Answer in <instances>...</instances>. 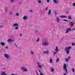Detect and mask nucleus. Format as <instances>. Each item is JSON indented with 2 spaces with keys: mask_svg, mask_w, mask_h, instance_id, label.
Returning a JSON list of instances; mask_svg holds the SVG:
<instances>
[{
  "mask_svg": "<svg viewBox=\"0 0 75 75\" xmlns=\"http://www.w3.org/2000/svg\"><path fill=\"white\" fill-rule=\"evenodd\" d=\"M71 48H72V47L71 46H69L67 47H66L65 48V50L66 51V53L67 54H69V53L70 49H71Z\"/></svg>",
  "mask_w": 75,
  "mask_h": 75,
  "instance_id": "nucleus-1",
  "label": "nucleus"
},
{
  "mask_svg": "<svg viewBox=\"0 0 75 75\" xmlns=\"http://www.w3.org/2000/svg\"><path fill=\"white\" fill-rule=\"evenodd\" d=\"M63 69H64V70H65L66 73L63 74V75H67V74L68 73V70H67V65H66V64H64L63 65Z\"/></svg>",
  "mask_w": 75,
  "mask_h": 75,
  "instance_id": "nucleus-2",
  "label": "nucleus"
},
{
  "mask_svg": "<svg viewBox=\"0 0 75 75\" xmlns=\"http://www.w3.org/2000/svg\"><path fill=\"white\" fill-rule=\"evenodd\" d=\"M55 52H53V55H55V54H57V52L59 51V49H58V46H56L55 48Z\"/></svg>",
  "mask_w": 75,
  "mask_h": 75,
  "instance_id": "nucleus-3",
  "label": "nucleus"
},
{
  "mask_svg": "<svg viewBox=\"0 0 75 75\" xmlns=\"http://www.w3.org/2000/svg\"><path fill=\"white\" fill-rule=\"evenodd\" d=\"M42 45L44 46H47V45H49V43L45 41L42 43Z\"/></svg>",
  "mask_w": 75,
  "mask_h": 75,
  "instance_id": "nucleus-4",
  "label": "nucleus"
},
{
  "mask_svg": "<svg viewBox=\"0 0 75 75\" xmlns=\"http://www.w3.org/2000/svg\"><path fill=\"white\" fill-rule=\"evenodd\" d=\"M37 65L38 67L39 68L42 69V66H41V65H40V62H37Z\"/></svg>",
  "mask_w": 75,
  "mask_h": 75,
  "instance_id": "nucleus-5",
  "label": "nucleus"
},
{
  "mask_svg": "<svg viewBox=\"0 0 75 75\" xmlns=\"http://www.w3.org/2000/svg\"><path fill=\"white\" fill-rule=\"evenodd\" d=\"M4 56L5 58H6V59H8L10 58V56L7 54H4Z\"/></svg>",
  "mask_w": 75,
  "mask_h": 75,
  "instance_id": "nucleus-6",
  "label": "nucleus"
},
{
  "mask_svg": "<svg viewBox=\"0 0 75 75\" xmlns=\"http://www.w3.org/2000/svg\"><path fill=\"white\" fill-rule=\"evenodd\" d=\"M21 69L23 71H24V72H27V69L24 67H22L21 68Z\"/></svg>",
  "mask_w": 75,
  "mask_h": 75,
  "instance_id": "nucleus-7",
  "label": "nucleus"
},
{
  "mask_svg": "<svg viewBox=\"0 0 75 75\" xmlns=\"http://www.w3.org/2000/svg\"><path fill=\"white\" fill-rule=\"evenodd\" d=\"M56 21L57 23H59V21H60V19L58 16L56 18Z\"/></svg>",
  "mask_w": 75,
  "mask_h": 75,
  "instance_id": "nucleus-8",
  "label": "nucleus"
},
{
  "mask_svg": "<svg viewBox=\"0 0 75 75\" xmlns=\"http://www.w3.org/2000/svg\"><path fill=\"white\" fill-rule=\"evenodd\" d=\"M53 1L55 4H58V3H59V1L58 0H53Z\"/></svg>",
  "mask_w": 75,
  "mask_h": 75,
  "instance_id": "nucleus-9",
  "label": "nucleus"
},
{
  "mask_svg": "<svg viewBox=\"0 0 75 75\" xmlns=\"http://www.w3.org/2000/svg\"><path fill=\"white\" fill-rule=\"evenodd\" d=\"M70 27H73L74 25V23L73 22H70Z\"/></svg>",
  "mask_w": 75,
  "mask_h": 75,
  "instance_id": "nucleus-10",
  "label": "nucleus"
},
{
  "mask_svg": "<svg viewBox=\"0 0 75 75\" xmlns=\"http://www.w3.org/2000/svg\"><path fill=\"white\" fill-rule=\"evenodd\" d=\"M28 18V17L26 16H23V20H26Z\"/></svg>",
  "mask_w": 75,
  "mask_h": 75,
  "instance_id": "nucleus-11",
  "label": "nucleus"
},
{
  "mask_svg": "<svg viewBox=\"0 0 75 75\" xmlns=\"http://www.w3.org/2000/svg\"><path fill=\"white\" fill-rule=\"evenodd\" d=\"M18 24L17 23H16L14 24H13V27H18Z\"/></svg>",
  "mask_w": 75,
  "mask_h": 75,
  "instance_id": "nucleus-12",
  "label": "nucleus"
},
{
  "mask_svg": "<svg viewBox=\"0 0 75 75\" xmlns=\"http://www.w3.org/2000/svg\"><path fill=\"white\" fill-rule=\"evenodd\" d=\"M59 17L62 18H67V16H59Z\"/></svg>",
  "mask_w": 75,
  "mask_h": 75,
  "instance_id": "nucleus-13",
  "label": "nucleus"
},
{
  "mask_svg": "<svg viewBox=\"0 0 75 75\" xmlns=\"http://www.w3.org/2000/svg\"><path fill=\"white\" fill-rule=\"evenodd\" d=\"M14 41V40L11 39H9L7 40L8 42H12V41Z\"/></svg>",
  "mask_w": 75,
  "mask_h": 75,
  "instance_id": "nucleus-14",
  "label": "nucleus"
},
{
  "mask_svg": "<svg viewBox=\"0 0 75 75\" xmlns=\"http://www.w3.org/2000/svg\"><path fill=\"white\" fill-rule=\"evenodd\" d=\"M0 44L2 46H4V45H5V43L4 42H0Z\"/></svg>",
  "mask_w": 75,
  "mask_h": 75,
  "instance_id": "nucleus-15",
  "label": "nucleus"
},
{
  "mask_svg": "<svg viewBox=\"0 0 75 75\" xmlns=\"http://www.w3.org/2000/svg\"><path fill=\"white\" fill-rule=\"evenodd\" d=\"M71 58V57H70V56H69L68 57V59L66 58L65 60L66 62H68V60H69V59Z\"/></svg>",
  "mask_w": 75,
  "mask_h": 75,
  "instance_id": "nucleus-16",
  "label": "nucleus"
},
{
  "mask_svg": "<svg viewBox=\"0 0 75 75\" xmlns=\"http://www.w3.org/2000/svg\"><path fill=\"white\" fill-rule=\"evenodd\" d=\"M52 61H53V60H52V58H50V63L51 64H52Z\"/></svg>",
  "mask_w": 75,
  "mask_h": 75,
  "instance_id": "nucleus-17",
  "label": "nucleus"
},
{
  "mask_svg": "<svg viewBox=\"0 0 75 75\" xmlns=\"http://www.w3.org/2000/svg\"><path fill=\"white\" fill-rule=\"evenodd\" d=\"M50 14H51V10H50L48 11V13H47L48 15H50Z\"/></svg>",
  "mask_w": 75,
  "mask_h": 75,
  "instance_id": "nucleus-18",
  "label": "nucleus"
},
{
  "mask_svg": "<svg viewBox=\"0 0 75 75\" xmlns=\"http://www.w3.org/2000/svg\"><path fill=\"white\" fill-rule=\"evenodd\" d=\"M30 54L31 55H34V52L33 51L31 50L30 51Z\"/></svg>",
  "mask_w": 75,
  "mask_h": 75,
  "instance_id": "nucleus-19",
  "label": "nucleus"
},
{
  "mask_svg": "<svg viewBox=\"0 0 75 75\" xmlns=\"http://www.w3.org/2000/svg\"><path fill=\"white\" fill-rule=\"evenodd\" d=\"M43 54H49V52H48V51H46L43 52Z\"/></svg>",
  "mask_w": 75,
  "mask_h": 75,
  "instance_id": "nucleus-20",
  "label": "nucleus"
},
{
  "mask_svg": "<svg viewBox=\"0 0 75 75\" xmlns=\"http://www.w3.org/2000/svg\"><path fill=\"white\" fill-rule=\"evenodd\" d=\"M51 72H53L54 71V69L52 67H51Z\"/></svg>",
  "mask_w": 75,
  "mask_h": 75,
  "instance_id": "nucleus-21",
  "label": "nucleus"
},
{
  "mask_svg": "<svg viewBox=\"0 0 75 75\" xmlns=\"http://www.w3.org/2000/svg\"><path fill=\"white\" fill-rule=\"evenodd\" d=\"M7 74H6L5 72H2L1 73V75H7Z\"/></svg>",
  "mask_w": 75,
  "mask_h": 75,
  "instance_id": "nucleus-22",
  "label": "nucleus"
},
{
  "mask_svg": "<svg viewBox=\"0 0 75 75\" xmlns=\"http://www.w3.org/2000/svg\"><path fill=\"white\" fill-rule=\"evenodd\" d=\"M8 11V8H5V12L6 13H7V11Z\"/></svg>",
  "mask_w": 75,
  "mask_h": 75,
  "instance_id": "nucleus-23",
  "label": "nucleus"
},
{
  "mask_svg": "<svg viewBox=\"0 0 75 75\" xmlns=\"http://www.w3.org/2000/svg\"><path fill=\"white\" fill-rule=\"evenodd\" d=\"M40 38H38V39L36 40V42H39V41H40Z\"/></svg>",
  "mask_w": 75,
  "mask_h": 75,
  "instance_id": "nucleus-24",
  "label": "nucleus"
},
{
  "mask_svg": "<svg viewBox=\"0 0 75 75\" xmlns=\"http://www.w3.org/2000/svg\"><path fill=\"white\" fill-rule=\"evenodd\" d=\"M68 18H69V19H70V20H71V19H72V18H71V16H68Z\"/></svg>",
  "mask_w": 75,
  "mask_h": 75,
  "instance_id": "nucleus-25",
  "label": "nucleus"
},
{
  "mask_svg": "<svg viewBox=\"0 0 75 75\" xmlns=\"http://www.w3.org/2000/svg\"><path fill=\"white\" fill-rule=\"evenodd\" d=\"M59 58H57L56 59V62H58V61H59Z\"/></svg>",
  "mask_w": 75,
  "mask_h": 75,
  "instance_id": "nucleus-26",
  "label": "nucleus"
},
{
  "mask_svg": "<svg viewBox=\"0 0 75 75\" xmlns=\"http://www.w3.org/2000/svg\"><path fill=\"white\" fill-rule=\"evenodd\" d=\"M67 30H68V31H71L72 30H71V28H68V29H67Z\"/></svg>",
  "mask_w": 75,
  "mask_h": 75,
  "instance_id": "nucleus-27",
  "label": "nucleus"
},
{
  "mask_svg": "<svg viewBox=\"0 0 75 75\" xmlns=\"http://www.w3.org/2000/svg\"><path fill=\"white\" fill-rule=\"evenodd\" d=\"M9 14L10 15H12L13 14V11H10L9 12Z\"/></svg>",
  "mask_w": 75,
  "mask_h": 75,
  "instance_id": "nucleus-28",
  "label": "nucleus"
},
{
  "mask_svg": "<svg viewBox=\"0 0 75 75\" xmlns=\"http://www.w3.org/2000/svg\"><path fill=\"white\" fill-rule=\"evenodd\" d=\"M71 70L73 72H75V70L74 69V68H72L71 69Z\"/></svg>",
  "mask_w": 75,
  "mask_h": 75,
  "instance_id": "nucleus-29",
  "label": "nucleus"
},
{
  "mask_svg": "<svg viewBox=\"0 0 75 75\" xmlns=\"http://www.w3.org/2000/svg\"><path fill=\"white\" fill-rule=\"evenodd\" d=\"M16 16H19V13H16Z\"/></svg>",
  "mask_w": 75,
  "mask_h": 75,
  "instance_id": "nucleus-30",
  "label": "nucleus"
},
{
  "mask_svg": "<svg viewBox=\"0 0 75 75\" xmlns=\"http://www.w3.org/2000/svg\"><path fill=\"white\" fill-rule=\"evenodd\" d=\"M18 27H17V26H16V27L15 28V30H18Z\"/></svg>",
  "mask_w": 75,
  "mask_h": 75,
  "instance_id": "nucleus-31",
  "label": "nucleus"
},
{
  "mask_svg": "<svg viewBox=\"0 0 75 75\" xmlns=\"http://www.w3.org/2000/svg\"><path fill=\"white\" fill-rule=\"evenodd\" d=\"M41 3V1L39 0L38 1V3Z\"/></svg>",
  "mask_w": 75,
  "mask_h": 75,
  "instance_id": "nucleus-32",
  "label": "nucleus"
},
{
  "mask_svg": "<svg viewBox=\"0 0 75 75\" xmlns=\"http://www.w3.org/2000/svg\"><path fill=\"white\" fill-rule=\"evenodd\" d=\"M68 32H69V31L67 29V30L65 32V33H68Z\"/></svg>",
  "mask_w": 75,
  "mask_h": 75,
  "instance_id": "nucleus-33",
  "label": "nucleus"
},
{
  "mask_svg": "<svg viewBox=\"0 0 75 75\" xmlns=\"http://www.w3.org/2000/svg\"><path fill=\"white\" fill-rule=\"evenodd\" d=\"M14 45L16 46V47L17 48H18L17 47V45H16V43H14Z\"/></svg>",
  "mask_w": 75,
  "mask_h": 75,
  "instance_id": "nucleus-34",
  "label": "nucleus"
},
{
  "mask_svg": "<svg viewBox=\"0 0 75 75\" xmlns=\"http://www.w3.org/2000/svg\"><path fill=\"white\" fill-rule=\"evenodd\" d=\"M72 5V6H73L75 7V3H74Z\"/></svg>",
  "mask_w": 75,
  "mask_h": 75,
  "instance_id": "nucleus-35",
  "label": "nucleus"
},
{
  "mask_svg": "<svg viewBox=\"0 0 75 75\" xmlns=\"http://www.w3.org/2000/svg\"><path fill=\"white\" fill-rule=\"evenodd\" d=\"M72 45H75V43H71Z\"/></svg>",
  "mask_w": 75,
  "mask_h": 75,
  "instance_id": "nucleus-36",
  "label": "nucleus"
},
{
  "mask_svg": "<svg viewBox=\"0 0 75 75\" xmlns=\"http://www.w3.org/2000/svg\"><path fill=\"white\" fill-rule=\"evenodd\" d=\"M63 21H66V22H68V21L66 20H65V19H64L63 20Z\"/></svg>",
  "mask_w": 75,
  "mask_h": 75,
  "instance_id": "nucleus-37",
  "label": "nucleus"
},
{
  "mask_svg": "<svg viewBox=\"0 0 75 75\" xmlns=\"http://www.w3.org/2000/svg\"><path fill=\"white\" fill-rule=\"evenodd\" d=\"M10 1L11 2V3H12V2H14V0H10Z\"/></svg>",
  "mask_w": 75,
  "mask_h": 75,
  "instance_id": "nucleus-38",
  "label": "nucleus"
},
{
  "mask_svg": "<svg viewBox=\"0 0 75 75\" xmlns=\"http://www.w3.org/2000/svg\"><path fill=\"white\" fill-rule=\"evenodd\" d=\"M33 12V11L32 10H30L29 11V12H30V13H31V12Z\"/></svg>",
  "mask_w": 75,
  "mask_h": 75,
  "instance_id": "nucleus-39",
  "label": "nucleus"
},
{
  "mask_svg": "<svg viewBox=\"0 0 75 75\" xmlns=\"http://www.w3.org/2000/svg\"><path fill=\"white\" fill-rule=\"evenodd\" d=\"M48 7H47L45 9V10H48Z\"/></svg>",
  "mask_w": 75,
  "mask_h": 75,
  "instance_id": "nucleus-40",
  "label": "nucleus"
},
{
  "mask_svg": "<svg viewBox=\"0 0 75 75\" xmlns=\"http://www.w3.org/2000/svg\"><path fill=\"white\" fill-rule=\"evenodd\" d=\"M47 3H49V2H50V0H47Z\"/></svg>",
  "mask_w": 75,
  "mask_h": 75,
  "instance_id": "nucleus-41",
  "label": "nucleus"
},
{
  "mask_svg": "<svg viewBox=\"0 0 75 75\" xmlns=\"http://www.w3.org/2000/svg\"><path fill=\"white\" fill-rule=\"evenodd\" d=\"M75 30V28H73V29H72L71 30Z\"/></svg>",
  "mask_w": 75,
  "mask_h": 75,
  "instance_id": "nucleus-42",
  "label": "nucleus"
},
{
  "mask_svg": "<svg viewBox=\"0 0 75 75\" xmlns=\"http://www.w3.org/2000/svg\"><path fill=\"white\" fill-rule=\"evenodd\" d=\"M5 48H6V49H7L8 48V47L7 46L5 47Z\"/></svg>",
  "mask_w": 75,
  "mask_h": 75,
  "instance_id": "nucleus-43",
  "label": "nucleus"
},
{
  "mask_svg": "<svg viewBox=\"0 0 75 75\" xmlns=\"http://www.w3.org/2000/svg\"><path fill=\"white\" fill-rule=\"evenodd\" d=\"M1 27H3V26L2 25L0 26V28H1Z\"/></svg>",
  "mask_w": 75,
  "mask_h": 75,
  "instance_id": "nucleus-44",
  "label": "nucleus"
},
{
  "mask_svg": "<svg viewBox=\"0 0 75 75\" xmlns=\"http://www.w3.org/2000/svg\"><path fill=\"white\" fill-rule=\"evenodd\" d=\"M20 36H21V37L22 36V34H20Z\"/></svg>",
  "mask_w": 75,
  "mask_h": 75,
  "instance_id": "nucleus-45",
  "label": "nucleus"
},
{
  "mask_svg": "<svg viewBox=\"0 0 75 75\" xmlns=\"http://www.w3.org/2000/svg\"><path fill=\"white\" fill-rule=\"evenodd\" d=\"M54 14H57V12H55L54 13Z\"/></svg>",
  "mask_w": 75,
  "mask_h": 75,
  "instance_id": "nucleus-46",
  "label": "nucleus"
},
{
  "mask_svg": "<svg viewBox=\"0 0 75 75\" xmlns=\"http://www.w3.org/2000/svg\"><path fill=\"white\" fill-rule=\"evenodd\" d=\"M11 75H14V74H12Z\"/></svg>",
  "mask_w": 75,
  "mask_h": 75,
  "instance_id": "nucleus-47",
  "label": "nucleus"
},
{
  "mask_svg": "<svg viewBox=\"0 0 75 75\" xmlns=\"http://www.w3.org/2000/svg\"><path fill=\"white\" fill-rule=\"evenodd\" d=\"M36 32H37V30L36 31Z\"/></svg>",
  "mask_w": 75,
  "mask_h": 75,
  "instance_id": "nucleus-48",
  "label": "nucleus"
},
{
  "mask_svg": "<svg viewBox=\"0 0 75 75\" xmlns=\"http://www.w3.org/2000/svg\"><path fill=\"white\" fill-rule=\"evenodd\" d=\"M67 1H68V0H66Z\"/></svg>",
  "mask_w": 75,
  "mask_h": 75,
  "instance_id": "nucleus-49",
  "label": "nucleus"
}]
</instances>
